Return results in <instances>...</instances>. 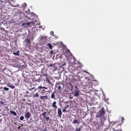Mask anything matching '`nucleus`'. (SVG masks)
I'll return each mask as SVG.
<instances>
[{"label":"nucleus","instance_id":"1","mask_svg":"<svg viewBox=\"0 0 131 131\" xmlns=\"http://www.w3.org/2000/svg\"><path fill=\"white\" fill-rule=\"evenodd\" d=\"M105 112V111L104 110L103 107L98 112V115L95 116L96 117H99L102 118L103 117L104 115Z\"/></svg>","mask_w":131,"mask_h":131},{"label":"nucleus","instance_id":"2","mask_svg":"<svg viewBox=\"0 0 131 131\" xmlns=\"http://www.w3.org/2000/svg\"><path fill=\"white\" fill-rule=\"evenodd\" d=\"M47 113L46 112H44L41 114L43 117V118L45 120L46 122L48 123H50L51 122L52 119L49 116H48L46 115Z\"/></svg>","mask_w":131,"mask_h":131},{"label":"nucleus","instance_id":"3","mask_svg":"<svg viewBox=\"0 0 131 131\" xmlns=\"http://www.w3.org/2000/svg\"><path fill=\"white\" fill-rule=\"evenodd\" d=\"M64 84L61 82H57L56 84L55 87L58 89V91H61V87L63 88L64 86Z\"/></svg>","mask_w":131,"mask_h":131},{"label":"nucleus","instance_id":"4","mask_svg":"<svg viewBox=\"0 0 131 131\" xmlns=\"http://www.w3.org/2000/svg\"><path fill=\"white\" fill-rule=\"evenodd\" d=\"M75 89L74 92L73 93V95L74 96L77 97H78L79 96V90H77V86H75Z\"/></svg>","mask_w":131,"mask_h":131},{"label":"nucleus","instance_id":"5","mask_svg":"<svg viewBox=\"0 0 131 131\" xmlns=\"http://www.w3.org/2000/svg\"><path fill=\"white\" fill-rule=\"evenodd\" d=\"M46 89L47 90L48 89L46 87L40 85L37 88L38 92L39 93H40V92L41 93L42 91V90L41 89Z\"/></svg>","mask_w":131,"mask_h":131},{"label":"nucleus","instance_id":"6","mask_svg":"<svg viewBox=\"0 0 131 131\" xmlns=\"http://www.w3.org/2000/svg\"><path fill=\"white\" fill-rule=\"evenodd\" d=\"M72 72H73V73L74 75H77L80 73V71L78 69L74 68V69L73 70Z\"/></svg>","mask_w":131,"mask_h":131},{"label":"nucleus","instance_id":"7","mask_svg":"<svg viewBox=\"0 0 131 131\" xmlns=\"http://www.w3.org/2000/svg\"><path fill=\"white\" fill-rule=\"evenodd\" d=\"M31 116V114L29 112H27L25 115V117L27 119H29L30 118Z\"/></svg>","mask_w":131,"mask_h":131},{"label":"nucleus","instance_id":"8","mask_svg":"<svg viewBox=\"0 0 131 131\" xmlns=\"http://www.w3.org/2000/svg\"><path fill=\"white\" fill-rule=\"evenodd\" d=\"M40 98L41 100L43 101H45V100H47L48 98V96L47 95L41 96H40Z\"/></svg>","mask_w":131,"mask_h":131},{"label":"nucleus","instance_id":"9","mask_svg":"<svg viewBox=\"0 0 131 131\" xmlns=\"http://www.w3.org/2000/svg\"><path fill=\"white\" fill-rule=\"evenodd\" d=\"M47 40L46 37L45 36H44L42 37L40 39V40L41 41H42V42H45Z\"/></svg>","mask_w":131,"mask_h":131},{"label":"nucleus","instance_id":"10","mask_svg":"<svg viewBox=\"0 0 131 131\" xmlns=\"http://www.w3.org/2000/svg\"><path fill=\"white\" fill-rule=\"evenodd\" d=\"M111 124H113V126H114L115 124H116V125H121V124H119V123H118V122H117V121L114 122H111Z\"/></svg>","mask_w":131,"mask_h":131},{"label":"nucleus","instance_id":"11","mask_svg":"<svg viewBox=\"0 0 131 131\" xmlns=\"http://www.w3.org/2000/svg\"><path fill=\"white\" fill-rule=\"evenodd\" d=\"M56 101L53 102L52 104V106L55 109L57 108V106L56 105Z\"/></svg>","mask_w":131,"mask_h":131},{"label":"nucleus","instance_id":"12","mask_svg":"<svg viewBox=\"0 0 131 131\" xmlns=\"http://www.w3.org/2000/svg\"><path fill=\"white\" fill-rule=\"evenodd\" d=\"M42 75H43L45 76V80L46 81H47V80H48L49 78V77L48 76L47 73L43 74Z\"/></svg>","mask_w":131,"mask_h":131},{"label":"nucleus","instance_id":"13","mask_svg":"<svg viewBox=\"0 0 131 131\" xmlns=\"http://www.w3.org/2000/svg\"><path fill=\"white\" fill-rule=\"evenodd\" d=\"M33 97H37L39 98V94L38 92H37L33 96Z\"/></svg>","mask_w":131,"mask_h":131},{"label":"nucleus","instance_id":"14","mask_svg":"<svg viewBox=\"0 0 131 131\" xmlns=\"http://www.w3.org/2000/svg\"><path fill=\"white\" fill-rule=\"evenodd\" d=\"M56 93L55 91H54L51 94V98L52 99H54L55 98L54 94Z\"/></svg>","mask_w":131,"mask_h":131},{"label":"nucleus","instance_id":"15","mask_svg":"<svg viewBox=\"0 0 131 131\" xmlns=\"http://www.w3.org/2000/svg\"><path fill=\"white\" fill-rule=\"evenodd\" d=\"M9 112L12 115L14 116H16L17 115L16 113L14 111H10Z\"/></svg>","mask_w":131,"mask_h":131},{"label":"nucleus","instance_id":"16","mask_svg":"<svg viewBox=\"0 0 131 131\" xmlns=\"http://www.w3.org/2000/svg\"><path fill=\"white\" fill-rule=\"evenodd\" d=\"M72 123L74 124H78L79 125V122L76 119H74L73 121L72 122Z\"/></svg>","mask_w":131,"mask_h":131},{"label":"nucleus","instance_id":"17","mask_svg":"<svg viewBox=\"0 0 131 131\" xmlns=\"http://www.w3.org/2000/svg\"><path fill=\"white\" fill-rule=\"evenodd\" d=\"M58 113L59 116H60L62 114V112L60 108L58 109Z\"/></svg>","mask_w":131,"mask_h":131},{"label":"nucleus","instance_id":"18","mask_svg":"<svg viewBox=\"0 0 131 131\" xmlns=\"http://www.w3.org/2000/svg\"><path fill=\"white\" fill-rule=\"evenodd\" d=\"M19 51H17L16 52H13V54L15 56H19Z\"/></svg>","mask_w":131,"mask_h":131},{"label":"nucleus","instance_id":"19","mask_svg":"<svg viewBox=\"0 0 131 131\" xmlns=\"http://www.w3.org/2000/svg\"><path fill=\"white\" fill-rule=\"evenodd\" d=\"M42 91L41 92V94H42L43 93H44L46 92H48L47 91V90L45 89H42Z\"/></svg>","mask_w":131,"mask_h":131},{"label":"nucleus","instance_id":"20","mask_svg":"<svg viewBox=\"0 0 131 131\" xmlns=\"http://www.w3.org/2000/svg\"><path fill=\"white\" fill-rule=\"evenodd\" d=\"M8 86L10 88L12 89H13L15 88V86L14 85L10 84H9V85H8Z\"/></svg>","mask_w":131,"mask_h":131},{"label":"nucleus","instance_id":"21","mask_svg":"<svg viewBox=\"0 0 131 131\" xmlns=\"http://www.w3.org/2000/svg\"><path fill=\"white\" fill-rule=\"evenodd\" d=\"M93 83H95V85H97L98 84V81L96 80H93Z\"/></svg>","mask_w":131,"mask_h":131},{"label":"nucleus","instance_id":"22","mask_svg":"<svg viewBox=\"0 0 131 131\" xmlns=\"http://www.w3.org/2000/svg\"><path fill=\"white\" fill-rule=\"evenodd\" d=\"M34 89V92H35L37 90V89L36 88H35L34 87H33L31 88H29V90L30 91H31L32 90Z\"/></svg>","mask_w":131,"mask_h":131},{"label":"nucleus","instance_id":"23","mask_svg":"<svg viewBox=\"0 0 131 131\" xmlns=\"http://www.w3.org/2000/svg\"><path fill=\"white\" fill-rule=\"evenodd\" d=\"M81 129L80 127H76V129L74 130V131H80Z\"/></svg>","mask_w":131,"mask_h":131},{"label":"nucleus","instance_id":"24","mask_svg":"<svg viewBox=\"0 0 131 131\" xmlns=\"http://www.w3.org/2000/svg\"><path fill=\"white\" fill-rule=\"evenodd\" d=\"M47 46H49V48L50 49H52V46L51 45L50 43H48L47 45Z\"/></svg>","mask_w":131,"mask_h":131},{"label":"nucleus","instance_id":"25","mask_svg":"<svg viewBox=\"0 0 131 131\" xmlns=\"http://www.w3.org/2000/svg\"><path fill=\"white\" fill-rule=\"evenodd\" d=\"M4 90L6 91H8L9 90V89L8 88H6V87H4Z\"/></svg>","mask_w":131,"mask_h":131},{"label":"nucleus","instance_id":"26","mask_svg":"<svg viewBox=\"0 0 131 131\" xmlns=\"http://www.w3.org/2000/svg\"><path fill=\"white\" fill-rule=\"evenodd\" d=\"M80 83L82 84V85H84V82H82L80 80Z\"/></svg>","mask_w":131,"mask_h":131},{"label":"nucleus","instance_id":"27","mask_svg":"<svg viewBox=\"0 0 131 131\" xmlns=\"http://www.w3.org/2000/svg\"><path fill=\"white\" fill-rule=\"evenodd\" d=\"M24 118V116H21L20 117V119L21 120L23 121V120Z\"/></svg>","mask_w":131,"mask_h":131},{"label":"nucleus","instance_id":"28","mask_svg":"<svg viewBox=\"0 0 131 131\" xmlns=\"http://www.w3.org/2000/svg\"><path fill=\"white\" fill-rule=\"evenodd\" d=\"M66 51L68 53H71L70 51V50L68 49H67Z\"/></svg>","mask_w":131,"mask_h":131},{"label":"nucleus","instance_id":"29","mask_svg":"<svg viewBox=\"0 0 131 131\" xmlns=\"http://www.w3.org/2000/svg\"><path fill=\"white\" fill-rule=\"evenodd\" d=\"M4 102H3L1 101L0 102V104H1V105H4Z\"/></svg>","mask_w":131,"mask_h":131},{"label":"nucleus","instance_id":"30","mask_svg":"<svg viewBox=\"0 0 131 131\" xmlns=\"http://www.w3.org/2000/svg\"><path fill=\"white\" fill-rule=\"evenodd\" d=\"M49 67H53L52 64V63L50 64L49 66H48Z\"/></svg>","mask_w":131,"mask_h":131},{"label":"nucleus","instance_id":"31","mask_svg":"<svg viewBox=\"0 0 131 131\" xmlns=\"http://www.w3.org/2000/svg\"><path fill=\"white\" fill-rule=\"evenodd\" d=\"M53 52L52 51V50H51L50 52H49V53L51 54L52 55V54Z\"/></svg>","mask_w":131,"mask_h":131},{"label":"nucleus","instance_id":"32","mask_svg":"<svg viewBox=\"0 0 131 131\" xmlns=\"http://www.w3.org/2000/svg\"><path fill=\"white\" fill-rule=\"evenodd\" d=\"M114 131H122L121 128L119 130H114Z\"/></svg>","mask_w":131,"mask_h":131},{"label":"nucleus","instance_id":"33","mask_svg":"<svg viewBox=\"0 0 131 131\" xmlns=\"http://www.w3.org/2000/svg\"><path fill=\"white\" fill-rule=\"evenodd\" d=\"M100 123L101 124H104V122L102 120L100 121Z\"/></svg>","mask_w":131,"mask_h":131},{"label":"nucleus","instance_id":"34","mask_svg":"<svg viewBox=\"0 0 131 131\" xmlns=\"http://www.w3.org/2000/svg\"><path fill=\"white\" fill-rule=\"evenodd\" d=\"M29 40V39H26V41H27V42L28 43H30V41H29V40Z\"/></svg>","mask_w":131,"mask_h":131},{"label":"nucleus","instance_id":"35","mask_svg":"<svg viewBox=\"0 0 131 131\" xmlns=\"http://www.w3.org/2000/svg\"><path fill=\"white\" fill-rule=\"evenodd\" d=\"M69 106V105H67L66 106H65L64 108H65V109H66L67 108H68Z\"/></svg>","mask_w":131,"mask_h":131},{"label":"nucleus","instance_id":"36","mask_svg":"<svg viewBox=\"0 0 131 131\" xmlns=\"http://www.w3.org/2000/svg\"><path fill=\"white\" fill-rule=\"evenodd\" d=\"M124 120V118L123 117L122 118V123H123V120Z\"/></svg>","mask_w":131,"mask_h":131},{"label":"nucleus","instance_id":"37","mask_svg":"<svg viewBox=\"0 0 131 131\" xmlns=\"http://www.w3.org/2000/svg\"><path fill=\"white\" fill-rule=\"evenodd\" d=\"M66 109H65V108H64L63 110L62 111L63 112H65L66 111Z\"/></svg>","mask_w":131,"mask_h":131},{"label":"nucleus","instance_id":"38","mask_svg":"<svg viewBox=\"0 0 131 131\" xmlns=\"http://www.w3.org/2000/svg\"><path fill=\"white\" fill-rule=\"evenodd\" d=\"M0 0L2 2H5L6 1V0Z\"/></svg>","mask_w":131,"mask_h":131},{"label":"nucleus","instance_id":"39","mask_svg":"<svg viewBox=\"0 0 131 131\" xmlns=\"http://www.w3.org/2000/svg\"><path fill=\"white\" fill-rule=\"evenodd\" d=\"M25 93L26 94H29V92H28V91H27L25 92Z\"/></svg>","mask_w":131,"mask_h":131},{"label":"nucleus","instance_id":"40","mask_svg":"<svg viewBox=\"0 0 131 131\" xmlns=\"http://www.w3.org/2000/svg\"><path fill=\"white\" fill-rule=\"evenodd\" d=\"M21 127V126H19L18 127V128L19 129Z\"/></svg>","mask_w":131,"mask_h":131},{"label":"nucleus","instance_id":"41","mask_svg":"<svg viewBox=\"0 0 131 131\" xmlns=\"http://www.w3.org/2000/svg\"><path fill=\"white\" fill-rule=\"evenodd\" d=\"M51 34H53V31H51Z\"/></svg>","mask_w":131,"mask_h":131},{"label":"nucleus","instance_id":"42","mask_svg":"<svg viewBox=\"0 0 131 131\" xmlns=\"http://www.w3.org/2000/svg\"><path fill=\"white\" fill-rule=\"evenodd\" d=\"M5 108L6 109H7V111H8V108L7 107V106H6V107H5Z\"/></svg>","mask_w":131,"mask_h":131},{"label":"nucleus","instance_id":"43","mask_svg":"<svg viewBox=\"0 0 131 131\" xmlns=\"http://www.w3.org/2000/svg\"><path fill=\"white\" fill-rule=\"evenodd\" d=\"M24 5H25L26 6V4L25 3L24 4Z\"/></svg>","mask_w":131,"mask_h":131},{"label":"nucleus","instance_id":"44","mask_svg":"<svg viewBox=\"0 0 131 131\" xmlns=\"http://www.w3.org/2000/svg\"><path fill=\"white\" fill-rule=\"evenodd\" d=\"M47 81H48V82L49 83H50V82L49 80H47Z\"/></svg>","mask_w":131,"mask_h":131},{"label":"nucleus","instance_id":"45","mask_svg":"<svg viewBox=\"0 0 131 131\" xmlns=\"http://www.w3.org/2000/svg\"><path fill=\"white\" fill-rule=\"evenodd\" d=\"M31 39H32V40H33V37H32L31 38Z\"/></svg>","mask_w":131,"mask_h":131},{"label":"nucleus","instance_id":"46","mask_svg":"<svg viewBox=\"0 0 131 131\" xmlns=\"http://www.w3.org/2000/svg\"><path fill=\"white\" fill-rule=\"evenodd\" d=\"M57 131V129H56L55 131Z\"/></svg>","mask_w":131,"mask_h":131},{"label":"nucleus","instance_id":"47","mask_svg":"<svg viewBox=\"0 0 131 131\" xmlns=\"http://www.w3.org/2000/svg\"><path fill=\"white\" fill-rule=\"evenodd\" d=\"M23 124H22V125H21V126H23Z\"/></svg>","mask_w":131,"mask_h":131},{"label":"nucleus","instance_id":"48","mask_svg":"<svg viewBox=\"0 0 131 131\" xmlns=\"http://www.w3.org/2000/svg\"><path fill=\"white\" fill-rule=\"evenodd\" d=\"M32 20H34V19H32Z\"/></svg>","mask_w":131,"mask_h":131},{"label":"nucleus","instance_id":"49","mask_svg":"<svg viewBox=\"0 0 131 131\" xmlns=\"http://www.w3.org/2000/svg\"><path fill=\"white\" fill-rule=\"evenodd\" d=\"M50 115V116L51 115H50V114H49V115Z\"/></svg>","mask_w":131,"mask_h":131},{"label":"nucleus","instance_id":"50","mask_svg":"<svg viewBox=\"0 0 131 131\" xmlns=\"http://www.w3.org/2000/svg\"><path fill=\"white\" fill-rule=\"evenodd\" d=\"M3 93H4L3 92Z\"/></svg>","mask_w":131,"mask_h":131},{"label":"nucleus","instance_id":"51","mask_svg":"<svg viewBox=\"0 0 131 131\" xmlns=\"http://www.w3.org/2000/svg\"><path fill=\"white\" fill-rule=\"evenodd\" d=\"M70 66H69V68H70Z\"/></svg>","mask_w":131,"mask_h":131},{"label":"nucleus","instance_id":"52","mask_svg":"<svg viewBox=\"0 0 131 131\" xmlns=\"http://www.w3.org/2000/svg\"><path fill=\"white\" fill-rule=\"evenodd\" d=\"M1 121V120H0V122Z\"/></svg>","mask_w":131,"mask_h":131},{"label":"nucleus","instance_id":"53","mask_svg":"<svg viewBox=\"0 0 131 131\" xmlns=\"http://www.w3.org/2000/svg\"><path fill=\"white\" fill-rule=\"evenodd\" d=\"M1 111V110L0 109V111Z\"/></svg>","mask_w":131,"mask_h":131}]
</instances>
